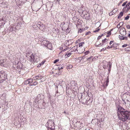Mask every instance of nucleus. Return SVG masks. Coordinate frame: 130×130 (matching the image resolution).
Returning <instances> with one entry per match:
<instances>
[{
    "mask_svg": "<svg viewBox=\"0 0 130 130\" xmlns=\"http://www.w3.org/2000/svg\"><path fill=\"white\" fill-rule=\"evenodd\" d=\"M120 111L117 113L119 119L123 122L130 120V111L121 108Z\"/></svg>",
    "mask_w": 130,
    "mask_h": 130,
    "instance_id": "1",
    "label": "nucleus"
},
{
    "mask_svg": "<svg viewBox=\"0 0 130 130\" xmlns=\"http://www.w3.org/2000/svg\"><path fill=\"white\" fill-rule=\"evenodd\" d=\"M82 102L83 104L89 105L92 102V100L89 97L88 95L84 94H81Z\"/></svg>",
    "mask_w": 130,
    "mask_h": 130,
    "instance_id": "2",
    "label": "nucleus"
},
{
    "mask_svg": "<svg viewBox=\"0 0 130 130\" xmlns=\"http://www.w3.org/2000/svg\"><path fill=\"white\" fill-rule=\"evenodd\" d=\"M55 125L53 120H49L45 124V126L48 128V130H54Z\"/></svg>",
    "mask_w": 130,
    "mask_h": 130,
    "instance_id": "3",
    "label": "nucleus"
},
{
    "mask_svg": "<svg viewBox=\"0 0 130 130\" xmlns=\"http://www.w3.org/2000/svg\"><path fill=\"white\" fill-rule=\"evenodd\" d=\"M7 74L6 72L3 71H0V83L3 82L7 79Z\"/></svg>",
    "mask_w": 130,
    "mask_h": 130,
    "instance_id": "4",
    "label": "nucleus"
},
{
    "mask_svg": "<svg viewBox=\"0 0 130 130\" xmlns=\"http://www.w3.org/2000/svg\"><path fill=\"white\" fill-rule=\"evenodd\" d=\"M30 57V60L31 62H37L39 60V58H37V56H34L33 53L32 54Z\"/></svg>",
    "mask_w": 130,
    "mask_h": 130,
    "instance_id": "5",
    "label": "nucleus"
},
{
    "mask_svg": "<svg viewBox=\"0 0 130 130\" xmlns=\"http://www.w3.org/2000/svg\"><path fill=\"white\" fill-rule=\"evenodd\" d=\"M120 34L123 36H125L126 34V30L124 28H121L120 30Z\"/></svg>",
    "mask_w": 130,
    "mask_h": 130,
    "instance_id": "6",
    "label": "nucleus"
},
{
    "mask_svg": "<svg viewBox=\"0 0 130 130\" xmlns=\"http://www.w3.org/2000/svg\"><path fill=\"white\" fill-rule=\"evenodd\" d=\"M43 78V76L40 74H39L38 75H36L33 77L35 80L41 79Z\"/></svg>",
    "mask_w": 130,
    "mask_h": 130,
    "instance_id": "7",
    "label": "nucleus"
},
{
    "mask_svg": "<svg viewBox=\"0 0 130 130\" xmlns=\"http://www.w3.org/2000/svg\"><path fill=\"white\" fill-rule=\"evenodd\" d=\"M0 6L3 8H8L9 5L6 4V3L4 2H3L0 4Z\"/></svg>",
    "mask_w": 130,
    "mask_h": 130,
    "instance_id": "8",
    "label": "nucleus"
},
{
    "mask_svg": "<svg viewBox=\"0 0 130 130\" xmlns=\"http://www.w3.org/2000/svg\"><path fill=\"white\" fill-rule=\"evenodd\" d=\"M116 106V108L117 113L119 112L120 111V109L121 108H123L122 107L118 105V103H115Z\"/></svg>",
    "mask_w": 130,
    "mask_h": 130,
    "instance_id": "9",
    "label": "nucleus"
},
{
    "mask_svg": "<svg viewBox=\"0 0 130 130\" xmlns=\"http://www.w3.org/2000/svg\"><path fill=\"white\" fill-rule=\"evenodd\" d=\"M39 29H40L41 30H43L45 27V26L41 22H39Z\"/></svg>",
    "mask_w": 130,
    "mask_h": 130,
    "instance_id": "10",
    "label": "nucleus"
},
{
    "mask_svg": "<svg viewBox=\"0 0 130 130\" xmlns=\"http://www.w3.org/2000/svg\"><path fill=\"white\" fill-rule=\"evenodd\" d=\"M48 97L49 100L50 104H52L54 101V100L52 98V97L50 95H48Z\"/></svg>",
    "mask_w": 130,
    "mask_h": 130,
    "instance_id": "11",
    "label": "nucleus"
},
{
    "mask_svg": "<svg viewBox=\"0 0 130 130\" xmlns=\"http://www.w3.org/2000/svg\"><path fill=\"white\" fill-rule=\"evenodd\" d=\"M39 22L38 23H35L33 25V27L35 29H38L39 28Z\"/></svg>",
    "mask_w": 130,
    "mask_h": 130,
    "instance_id": "12",
    "label": "nucleus"
},
{
    "mask_svg": "<svg viewBox=\"0 0 130 130\" xmlns=\"http://www.w3.org/2000/svg\"><path fill=\"white\" fill-rule=\"evenodd\" d=\"M46 47H47L49 49H51L52 48V43L49 42V43H48L46 45Z\"/></svg>",
    "mask_w": 130,
    "mask_h": 130,
    "instance_id": "13",
    "label": "nucleus"
},
{
    "mask_svg": "<svg viewBox=\"0 0 130 130\" xmlns=\"http://www.w3.org/2000/svg\"><path fill=\"white\" fill-rule=\"evenodd\" d=\"M48 43H49V42L48 41L46 40V39L45 40L43 41V42L41 44L44 45L45 46H46V45H47Z\"/></svg>",
    "mask_w": 130,
    "mask_h": 130,
    "instance_id": "14",
    "label": "nucleus"
},
{
    "mask_svg": "<svg viewBox=\"0 0 130 130\" xmlns=\"http://www.w3.org/2000/svg\"><path fill=\"white\" fill-rule=\"evenodd\" d=\"M107 43H104V42L102 43L101 44V43H100L99 44H97V43H96L95 46L96 47H98L99 46H101L102 45H105Z\"/></svg>",
    "mask_w": 130,
    "mask_h": 130,
    "instance_id": "15",
    "label": "nucleus"
},
{
    "mask_svg": "<svg viewBox=\"0 0 130 130\" xmlns=\"http://www.w3.org/2000/svg\"><path fill=\"white\" fill-rule=\"evenodd\" d=\"M109 76L108 75L107 76V78H106V85H103V86L104 87H107L108 86V83L109 82Z\"/></svg>",
    "mask_w": 130,
    "mask_h": 130,
    "instance_id": "16",
    "label": "nucleus"
},
{
    "mask_svg": "<svg viewBox=\"0 0 130 130\" xmlns=\"http://www.w3.org/2000/svg\"><path fill=\"white\" fill-rule=\"evenodd\" d=\"M119 45V43H113V44L112 45V47L114 48H116L118 45Z\"/></svg>",
    "mask_w": 130,
    "mask_h": 130,
    "instance_id": "17",
    "label": "nucleus"
},
{
    "mask_svg": "<svg viewBox=\"0 0 130 130\" xmlns=\"http://www.w3.org/2000/svg\"><path fill=\"white\" fill-rule=\"evenodd\" d=\"M126 6L127 8V10H129L130 9V2H129L126 5Z\"/></svg>",
    "mask_w": 130,
    "mask_h": 130,
    "instance_id": "18",
    "label": "nucleus"
},
{
    "mask_svg": "<svg viewBox=\"0 0 130 130\" xmlns=\"http://www.w3.org/2000/svg\"><path fill=\"white\" fill-rule=\"evenodd\" d=\"M3 63H2V66L4 67H6V66L7 62H6V60L5 59V60L3 61Z\"/></svg>",
    "mask_w": 130,
    "mask_h": 130,
    "instance_id": "19",
    "label": "nucleus"
},
{
    "mask_svg": "<svg viewBox=\"0 0 130 130\" xmlns=\"http://www.w3.org/2000/svg\"><path fill=\"white\" fill-rule=\"evenodd\" d=\"M123 15V13L122 12H121L119 14V16L118 17V18L119 19Z\"/></svg>",
    "mask_w": 130,
    "mask_h": 130,
    "instance_id": "20",
    "label": "nucleus"
},
{
    "mask_svg": "<svg viewBox=\"0 0 130 130\" xmlns=\"http://www.w3.org/2000/svg\"><path fill=\"white\" fill-rule=\"evenodd\" d=\"M92 57H90L89 58H87V59L88 61H92L93 60V59L92 58Z\"/></svg>",
    "mask_w": 130,
    "mask_h": 130,
    "instance_id": "21",
    "label": "nucleus"
},
{
    "mask_svg": "<svg viewBox=\"0 0 130 130\" xmlns=\"http://www.w3.org/2000/svg\"><path fill=\"white\" fill-rule=\"evenodd\" d=\"M72 67V66L71 65H68L67 66V69H71Z\"/></svg>",
    "mask_w": 130,
    "mask_h": 130,
    "instance_id": "22",
    "label": "nucleus"
},
{
    "mask_svg": "<svg viewBox=\"0 0 130 130\" xmlns=\"http://www.w3.org/2000/svg\"><path fill=\"white\" fill-rule=\"evenodd\" d=\"M5 60V59H1L0 60V65L1 66H2V63H3V61Z\"/></svg>",
    "mask_w": 130,
    "mask_h": 130,
    "instance_id": "23",
    "label": "nucleus"
},
{
    "mask_svg": "<svg viewBox=\"0 0 130 130\" xmlns=\"http://www.w3.org/2000/svg\"><path fill=\"white\" fill-rule=\"evenodd\" d=\"M123 36H121L119 35V38L121 40H124V37Z\"/></svg>",
    "mask_w": 130,
    "mask_h": 130,
    "instance_id": "24",
    "label": "nucleus"
},
{
    "mask_svg": "<svg viewBox=\"0 0 130 130\" xmlns=\"http://www.w3.org/2000/svg\"><path fill=\"white\" fill-rule=\"evenodd\" d=\"M72 54V53H71V52H69V53H68V52L66 53V54L65 55V56H67V57H69V56H70Z\"/></svg>",
    "mask_w": 130,
    "mask_h": 130,
    "instance_id": "25",
    "label": "nucleus"
},
{
    "mask_svg": "<svg viewBox=\"0 0 130 130\" xmlns=\"http://www.w3.org/2000/svg\"><path fill=\"white\" fill-rule=\"evenodd\" d=\"M109 65V69H111L112 66V64L110 63V62H108V64H107V66Z\"/></svg>",
    "mask_w": 130,
    "mask_h": 130,
    "instance_id": "26",
    "label": "nucleus"
},
{
    "mask_svg": "<svg viewBox=\"0 0 130 130\" xmlns=\"http://www.w3.org/2000/svg\"><path fill=\"white\" fill-rule=\"evenodd\" d=\"M24 84L25 85H27L29 84V82L28 80L27 79L24 82Z\"/></svg>",
    "mask_w": 130,
    "mask_h": 130,
    "instance_id": "27",
    "label": "nucleus"
},
{
    "mask_svg": "<svg viewBox=\"0 0 130 130\" xmlns=\"http://www.w3.org/2000/svg\"><path fill=\"white\" fill-rule=\"evenodd\" d=\"M100 29V28H99V27H98V28H97L96 29V30L93 31V32H98L99 31Z\"/></svg>",
    "mask_w": 130,
    "mask_h": 130,
    "instance_id": "28",
    "label": "nucleus"
},
{
    "mask_svg": "<svg viewBox=\"0 0 130 130\" xmlns=\"http://www.w3.org/2000/svg\"><path fill=\"white\" fill-rule=\"evenodd\" d=\"M85 44L84 42H82L79 44V47L82 46L83 45Z\"/></svg>",
    "mask_w": 130,
    "mask_h": 130,
    "instance_id": "29",
    "label": "nucleus"
},
{
    "mask_svg": "<svg viewBox=\"0 0 130 130\" xmlns=\"http://www.w3.org/2000/svg\"><path fill=\"white\" fill-rule=\"evenodd\" d=\"M28 80L29 83H31L33 82V79L31 78H29L28 79Z\"/></svg>",
    "mask_w": 130,
    "mask_h": 130,
    "instance_id": "30",
    "label": "nucleus"
},
{
    "mask_svg": "<svg viewBox=\"0 0 130 130\" xmlns=\"http://www.w3.org/2000/svg\"><path fill=\"white\" fill-rule=\"evenodd\" d=\"M67 43H68V45H69V44H70L71 43V40H68L67 41V42H66V44H67Z\"/></svg>",
    "mask_w": 130,
    "mask_h": 130,
    "instance_id": "31",
    "label": "nucleus"
},
{
    "mask_svg": "<svg viewBox=\"0 0 130 130\" xmlns=\"http://www.w3.org/2000/svg\"><path fill=\"white\" fill-rule=\"evenodd\" d=\"M33 85L35 86L37 84V81H35L32 84Z\"/></svg>",
    "mask_w": 130,
    "mask_h": 130,
    "instance_id": "32",
    "label": "nucleus"
},
{
    "mask_svg": "<svg viewBox=\"0 0 130 130\" xmlns=\"http://www.w3.org/2000/svg\"><path fill=\"white\" fill-rule=\"evenodd\" d=\"M125 50L126 51H130V47H127L125 48Z\"/></svg>",
    "mask_w": 130,
    "mask_h": 130,
    "instance_id": "33",
    "label": "nucleus"
},
{
    "mask_svg": "<svg viewBox=\"0 0 130 130\" xmlns=\"http://www.w3.org/2000/svg\"><path fill=\"white\" fill-rule=\"evenodd\" d=\"M90 53L89 51H87L84 53V54L85 55H86L89 54Z\"/></svg>",
    "mask_w": 130,
    "mask_h": 130,
    "instance_id": "34",
    "label": "nucleus"
},
{
    "mask_svg": "<svg viewBox=\"0 0 130 130\" xmlns=\"http://www.w3.org/2000/svg\"><path fill=\"white\" fill-rule=\"evenodd\" d=\"M60 1L59 0H54V2L56 3H59V2Z\"/></svg>",
    "mask_w": 130,
    "mask_h": 130,
    "instance_id": "35",
    "label": "nucleus"
},
{
    "mask_svg": "<svg viewBox=\"0 0 130 130\" xmlns=\"http://www.w3.org/2000/svg\"><path fill=\"white\" fill-rule=\"evenodd\" d=\"M46 39L44 38H43V39H40V41L41 42V44L43 42V40H45Z\"/></svg>",
    "mask_w": 130,
    "mask_h": 130,
    "instance_id": "36",
    "label": "nucleus"
},
{
    "mask_svg": "<svg viewBox=\"0 0 130 130\" xmlns=\"http://www.w3.org/2000/svg\"><path fill=\"white\" fill-rule=\"evenodd\" d=\"M37 98L38 99V100H39V99H41V95L40 94H39L37 96Z\"/></svg>",
    "mask_w": 130,
    "mask_h": 130,
    "instance_id": "37",
    "label": "nucleus"
},
{
    "mask_svg": "<svg viewBox=\"0 0 130 130\" xmlns=\"http://www.w3.org/2000/svg\"><path fill=\"white\" fill-rule=\"evenodd\" d=\"M42 101H43V102L42 103V106H43V107H45V102L43 101V100Z\"/></svg>",
    "mask_w": 130,
    "mask_h": 130,
    "instance_id": "38",
    "label": "nucleus"
},
{
    "mask_svg": "<svg viewBox=\"0 0 130 130\" xmlns=\"http://www.w3.org/2000/svg\"><path fill=\"white\" fill-rule=\"evenodd\" d=\"M127 3V1H126V2H124L122 5V6H125L126 4Z\"/></svg>",
    "mask_w": 130,
    "mask_h": 130,
    "instance_id": "39",
    "label": "nucleus"
},
{
    "mask_svg": "<svg viewBox=\"0 0 130 130\" xmlns=\"http://www.w3.org/2000/svg\"><path fill=\"white\" fill-rule=\"evenodd\" d=\"M75 46H74L73 47H72V48H73V49L70 52H73V51H75L74 50V49H75Z\"/></svg>",
    "mask_w": 130,
    "mask_h": 130,
    "instance_id": "40",
    "label": "nucleus"
},
{
    "mask_svg": "<svg viewBox=\"0 0 130 130\" xmlns=\"http://www.w3.org/2000/svg\"><path fill=\"white\" fill-rule=\"evenodd\" d=\"M112 47V45H111V46H108L106 48H107L108 49H111V48Z\"/></svg>",
    "mask_w": 130,
    "mask_h": 130,
    "instance_id": "41",
    "label": "nucleus"
},
{
    "mask_svg": "<svg viewBox=\"0 0 130 130\" xmlns=\"http://www.w3.org/2000/svg\"><path fill=\"white\" fill-rule=\"evenodd\" d=\"M105 42H106V43H108V39H107L106 38H105Z\"/></svg>",
    "mask_w": 130,
    "mask_h": 130,
    "instance_id": "42",
    "label": "nucleus"
},
{
    "mask_svg": "<svg viewBox=\"0 0 130 130\" xmlns=\"http://www.w3.org/2000/svg\"><path fill=\"white\" fill-rule=\"evenodd\" d=\"M129 17L128 15H127V16L125 17V20H127L129 19Z\"/></svg>",
    "mask_w": 130,
    "mask_h": 130,
    "instance_id": "43",
    "label": "nucleus"
},
{
    "mask_svg": "<svg viewBox=\"0 0 130 130\" xmlns=\"http://www.w3.org/2000/svg\"><path fill=\"white\" fill-rule=\"evenodd\" d=\"M112 29H111V31H108L107 32H108L107 34L111 35V31H112Z\"/></svg>",
    "mask_w": 130,
    "mask_h": 130,
    "instance_id": "44",
    "label": "nucleus"
},
{
    "mask_svg": "<svg viewBox=\"0 0 130 130\" xmlns=\"http://www.w3.org/2000/svg\"><path fill=\"white\" fill-rule=\"evenodd\" d=\"M63 113H64L66 115H68L69 113L68 112V111H64Z\"/></svg>",
    "mask_w": 130,
    "mask_h": 130,
    "instance_id": "45",
    "label": "nucleus"
},
{
    "mask_svg": "<svg viewBox=\"0 0 130 130\" xmlns=\"http://www.w3.org/2000/svg\"><path fill=\"white\" fill-rule=\"evenodd\" d=\"M59 61V59H56L54 61V63H56L58 61Z\"/></svg>",
    "mask_w": 130,
    "mask_h": 130,
    "instance_id": "46",
    "label": "nucleus"
},
{
    "mask_svg": "<svg viewBox=\"0 0 130 130\" xmlns=\"http://www.w3.org/2000/svg\"><path fill=\"white\" fill-rule=\"evenodd\" d=\"M60 88L61 89H63V87H62L61 85H60L59 86H57V88L58 89L59 88Z\"/></svg>",
    "mask_w": 130,
    "mask_h": 130,
    "instance_id": "47",
    "label": "nucleus"
},
{
    "mask_svg": "<svg viewBox=\"0 0 130 130\" xmlns=\"http://www.w3.org/2000/svg\"><path fill=\"white\" fill-rule=\"evenodd\" d=\"M107 48L106 47H104L103 48L101 51H104Z\"/></svg>",
    "mask_w": 130,
    "mask_h": 130,
    "instance_id": "48",
    "label": "nucleus"
},
{
    "mask_svg": "<svg viewBox=\"0 0 130 130\" xmlns=\"http://www.w3.org/2000/svg\"><path fill=\"white\" fill-rule=\"evenodd\" d=\"M127 44H124L122 45V47H125L127 46Z\"/></svg>",
    "mask_w": 130,
    "mask_h": 130,
    "instance_id": "49",
    "label": "nucleus"
},
{
    "mask_svg": "<svg viewBox=\"0 0 130 130\" xmlns=\"http://www.w3.org/2000/svg\"><path fill=\"white\" fill-rule=\"evenodd\" d=\"M45 61H42L41 63H40V64L41 65L43 64L45 62Z\"/></svg>",
    "mask_w": 130,
    "mask_h": 130,
    "instance_id": "50",
    "label": "nucleus"
},
{
    "mask_svg": "<svg viewBox=\"0 0 130 130\" xmlns=\"http://www.w3.org/2000/svg\"><path fill=\"white\" fill-rule=\"evenodd\" d=\"M63 69V68H62V67H59L58 68V70L59 71H60V70H61L62 69Z\"/></svg>",
    "mask_w": 130,
    "mask_h": 130,
    "instance_id": "51",
    "label": "nucleus"
},
{
    "mask_svg": "<svg viewBox=\"0 0 130 130\" xmlns=\"http://www.w3.org/2000/svg\"><path fill=\"white\" fill-rule=\"evenodd\" d=\"M107 66H106L105 65H103V67L104 69H106L107 68Z\"/></svg>",
    "mask_w": 130,
    "mask_h": 130,
    "instance_id": "52",
    "label": "nucleus"
},
{
    "mask_svg": "<svg viewBox=\"0 0 130 130\" xmlns=\"http://www.w3.org/2000/svg\"><path fill=\"white\" fill-rule=\"evenodd\" d=\"M68 49V47L67 48H65V49H63V50L62 51L64 52Z\"/></svg>",
    "mask_w": 130,
    "mask_h": 130,
    "instance_id": "53",
    "label": "nucleus"
},
{
    "mask_svg": "<svg viewBox=\"0 0 130 130\" xmlns=\"http://www.w3.org/2000/svg\"><path fill=\"white\" fill-rule=\"evenodd\" d=\"M123 22H121L119 23V25H123Z\"/></svg>",
    "mask_w": 130,
    "mask_h": 130,
    "instance_id": "54",
    "label": "nucleus"
},
{
    "mask_svg": "<svg viewBox=\"0 0 130 130\" xmlns=\"http://www.w3.org/2000/svg\"><path fill=\"white\" fill-rule=\"evenodd\" d=\"M60 74H61L60 73H56V74H55L56 75H55V76H58L59 75H60Z\"/></svg>",
    "mask_w": 130,
    "mask_h": 130,
    "instance_id": "55",
    "label": "nucleus"
},
{
    "mask_svg": "<svg viewBox=\"0 0 130 130\" xmlns=\"http://www.w3.org/2000/svg\"><path fill=\"white\" fill-rule=\"evenodd\" d=\"M90 33V31H89L88 32H87L86 34V35H87L89 34Z\"/></svg>",
    "mask_w": 130,
    "mask_h": 130,
    "instance_id": "56",
    "label": "nucleus"
},
{
    "mask_svg": "<svg viewBox=\"0 0 130 130\" xmlns=\"http://www.w3.org/2000/svg\"><path fill=\"white\" fill-rule=\"evenodd\" d=\"M113 41H111L109 43V44L110 45L112 43H113Z\"/></svg>",
    "mask_w": 130,
    "mask_h": 130,
    "instance_id": "57",
    "label": "nucleus"
},
{
    "mask_svg": "<svg viewBox=\"0 0 130 130\" xmlns=\"http://www.w3.org/2000/svg\"><path fill=\"white\" fill-rule=\"evenodd\" d=\"M126 27L128 29H130V25H127L126 26Z\"/></svg>",
    "mask_w": 130,
    "mask_h": 130,
    "instance_id": "58",
    "label": "nucleus"
},
{
    "mask_svg": "<svg viewBox=\"0 0 130 130\" xmlns=\"http://www.w3.org/2000/svg\"><path fill=\"white\" fill-rule=\"evenodd\" d=\"M85 50V49H83V51H81V52H80L79 53H82L83 52H84V51Z\"/></svg>",
    "mask_w": 130,
    "mask_h": 130,
    "instance_id": "59",
    "label": "nucleus"
},
{
    "mask_svg": "<svg viewBox=\"0 0 130 130\" xmlns=\"http://www.w3.org/2000/svg\"><path fill=\"white\" fill-rule=\"evenodd\" d=\"M117 28H119L121 27V26H120V25H119V24H118L117 26Z\"/></svg>",
    "mask_w": 130,
    "mask_h": 130,
    "instance_id": "60",
    "label": "nucleus"
},
{
    "mask_svg": "<svg viewBox=\"0 0 130 130\" xmlns=\"http://www.w3.org/2000/svg\"><path fill=\"white\" fill-rule=\"evenodd\" d=\"M102 36H99L98 38V40Z\"/></svg>",
    "mask_w": 130,
    "mask_h": 130,
    "instance_id": "61",
    "label": "nucleus"
},
{
    "mask_svg": "<svg viewBox=\"0 0 130 130\" xmlns=\"http://www.w3.org/2000/svg\"><path fill=\"white\" fill-rule=\"evenodd\" d=\"M105 39L104 40H102V43L104 42V43H106V42H105Z\"/></svg>",
    "mask_w": 130,
    "mask_h": 130,
    "instance_id": "62",
    "label": "nucleus"
},
{
    "mask_svg": "<svg viewBox=\"0 0 130 130\" xmlns=\"http://www.w3.org/2000/svg\"><path fill=\"white\" fill-rule=\"evenodd\" d=\"M125 39L126 40H127V37H124V39Z\"/></svg>",
    "mask_w": 130,
    "mask_h": 130,
    "instance_id": "63",
    "label": "nucleus"
},
{
    "mask_svg": "<svg viewBox=\"0 0 130 130\" xmlns=\"http://www.w3.org/2000/svg\"><path fill=\"white\" fill-rule=\"evenodd\" d=\"M39 106H40V105H38V108L39 109H40V108L41 109V108H42L43 107H40Z\"/></svg>",
    "mask_w": 130,
    "mask_h": 130,
    "instance_id": "64",
    "label": "nucleus"
}]
</instances>
